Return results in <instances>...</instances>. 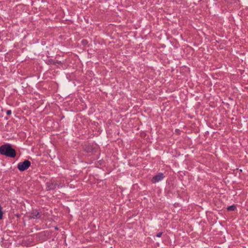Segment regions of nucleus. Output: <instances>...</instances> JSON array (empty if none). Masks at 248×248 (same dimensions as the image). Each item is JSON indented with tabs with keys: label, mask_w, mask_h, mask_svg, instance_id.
<instances>
[{
	"label": "nucleus",
	"mask_w": 248,
	"mask_h": 248,
	"mask_svg": "<svg viewBox=\"0 0 248 248\" xmlns=\"http://www.w3.org/2000/svg\"><path fill=\"white\" fill-rule=\"evenodd\" d=\"M0 154L6 156L15 157L16 156L15 150L9 144H5L0 147Z\"/></svg>",
	"instance_id": "nucleus-1"
},
{
	"label": "nucleus",
	"mask_w": 248,
	"mask_h": 248,
	"mask_svg": "<svg viewBox=\"0 0 248 248\" xmlns=\"http://www.w3.org/2000/svg\"><path fill=\"white\" fill-rule=\"evenodd\" d=\"M31 165V162L28 160H26L23 162H20L18 163L17 165V168L20 171H24L27 170Z\"/></svg>",
	"instance_id": "nucleus-2"
},
{
	"label": "nucleus",
	"mask_w": 248,
	"mask_h": 248,
	"mask_svg": "<svg viewBox=\"0 0 248 248\" xmlns=\"http://www.w3.org/2000/svg\"><path fill=\"white\" fill-rule=\"evenodd\" d=\"M164 178V175L162 173H159L158 174L155 176L152 180V182L153 183H155L156 182H159V181H160L161 180H162L163 178Z\"/></svg>",
	"instance_id": "nucleus-3"
},
{
	"label": "nucleus",
	"mask_w": 248,
	"mask_h": 248,
	"mask_svg": "<svg viewBox=\"0 0 248 248\" xmlns=\"http://www.w3.org/2000/svg\"><path fill=\"white\" fill-rule=\"evenodd\" d=\"M30 217L34 219L40 218V216L39 213L37 211L33 212L31 214V215L30 216Z\"/></svg>",
	"instance_id": "nucleus-4"
},
{
	"label": "nucleus",
	"mask_w": 248,
	"mask_h": 248,
	"mask_svg": "<svg viewBox=\"0 0 248 248\" xmlns=\"http://www.w3.org/2000/svg\"><path fill=\"white\" fill-rule=\"evenodd\" d=\"M55 187V185L53 184L47 183V190L54 189Z\"/></svg>",
	"instance_id": "nucleus-5"
},
{
	"label": "nucleus",
	"mask_w": 248,
	"mask_h": 248,
	"mask_svg": "<svg viewBox=\"0 0 248 248\" xmlns=\"http://www.w3.org/2000/svg\"><path fill=\"white\" fill-rule=\"evenodd\" d=\"M236 208V207L235 205H233L232 206H230L227 208L228 211H234Z\"/></svg>",
	"instance_id": "nucleus-6"
},
{
	"label": "nucleus",
	"mask_w": 248,
	"mask_h": 248,
	"mask_svg": "<svg viewBox=\"0 0 248 248\" xmlns=\"http://www.w3.org/2000/svg\"><path fill=\"white\" fill-rule=\"evenodd\" d=\"M82 43L83 45H85L87 44V40H83L82 41Z\"/></svg>",
	"instance_id": "nucleus-7"
},
{
	"label": "nucleus",
	"mask_w": 248,
	"mask_h": 248,
	"mask_svg": "<svg viewBox=\"0 0 248 248\" xmlns=\"http://www.w3.org/2000/svg\"><path fill=\"white\" fill-rule=\"evenodd\" d=\"M162 232H159L156 234V236L159 237L161 236Z\"/></svg>",
	"instance_id": "nucleus-8"
},
{
	"label": "nucleus",
	"mask_w": 248,
	"mask_h": 248,
	"mask_svg": "<svg viewBox=\"0 0 248 248\" xmlns=\"http://www.w3.org/2000/svg\"><path fill=\"white\" fill-rule=\"evenodd\" d=\"M6 113L7 115H10L11 114V110H8L7 111Z\"/></svg>",
	"instance_id": "nucleus-9"
}]
</instances>
